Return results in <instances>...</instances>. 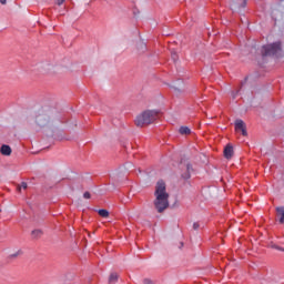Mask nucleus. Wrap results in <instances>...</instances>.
Wrapping results in <instances>:
<instances>
[{
	"instance_id": "f257e3e1",
	"label": "nucleus",
	"mask_w": 284,
	"mask_h": 284,
	"mask_svg": "<svg viewBox=\"0 0 284 284\" xmlns=\"http://www.w3.org/2000/svg\"><path fill=\"white\" fill-rule=\"evenodd\" d=\"M154 207L158 211V213H163L166 209L170 206V194L166 191V184L163 180H159L155 184V191H154Z\"/></svg>"
},
{
	"instance_id": "f03ea898",
	"label": "nucleus",
	"mask_w": 284,
	"mask_h": 284,
	"mask_svg": "<svg viewBox=\"0 0 284 284\" xmlns=\"http://www.w3.org/2000/svg\"><path fill=\"white\" fill-rule=\"evenodd\" d=\"M160 119V111L145 110L136 115L134 124L136 128H144L155 123Z\"/></svg>"
},
{
	"instance_id": "7ed1b4c3",
	"label": "nucleus",
	"mask_w": 284,
	"mask_h": 284,
	"mask_svg": "<svg viewBox=\"0 0 284 284\" xmlns=\"http://www.w3.org/2000/svg\"><path fill=\"white\" fill-rule=\"evenodd\" d=\"M51 109L50 108H41L36 113V123L40 128L49 126L51 123Z\"/></svg>"
},
{
	"instance_id": "20e7f679",
	"label": "nucleus",
	"mask_w": 284,
	"mask_h": 284,
	"mask_svg": "<svg viewBox=\"0 0 284 284\" xmlns=\"http://www.w3.org/2000/svg\"><path fill=\"white\" fill-rule=\"evenodd\" d=\"M283 52V42L275 41L262 47V57H278Z\"/></svg>"
},
{
	"instance_id": "39448f33",
	"label": "nucleus",
	"mask_w": 284,
	"mask_h": 284,
	"mask_svg": "<svg viewBox=\"0 0 284 284\" xmlns=\"http://www.w3.org/2000/svg\"><path fill=\"white\" fill-rule=\"evenodd\" d=\"M235 132H241L243 136H247V125L242 119L235 121Z\"/></svg>"
},
{
	"instance_id": "423d86ee",
	"label": "nucleus",
	"mask_w": 284,
	"mask_h": 284,
	"mask_svg": "<svg viewBox=\"0 0 284 284\" xmlns=\"http://www.w3.org/2000/svg\"><path fill=\"white\" fill-rule=\"evenodd\" d=\"M231 9L234 11H242V9L246 8L247 0H231Z\"/></svg>"
},
{
	"instance_id": "0eeeda50",
	"label": "nucleus",
	"mask_w": 284,
	"mask_h": 284,
	"mask_svg": "<svg viewBox=\"0 0 284 284\" xmlns=\"http://www.w3.org/2000/svg\"><path fill=\"white\" fill-rule=\"evenodd\" d=\"M234 156V148L231 144H227L224 149V158L231 160Z\"/></svg>"
},
{
	"instance_id": "6e6552de",
	"label": "nucleus",
	"mask_w": 284,
	"mask_h": 284,
	"mask_svg": "<svg viewBox=\"0 0 284 284\" xmlns=\"http://www.w3.org/2000/svg\"><path fill=\"white\" fill-rule=\"evenodd\" d=\"M276 213H277L280 224H284V206H277Z\"/></svg>"
},
{
	"instance_id": "1a4fd4ad",
	"label": "nucleus",
	"mask_w": 284,
	"mask_h": 284,
	"mask_svg": "<svg viewBox=\"0 0 284 284\" xmlns=\"http://www.w3.org/2000/svg\"><path fill=\"white\" fill-rule=\"evenodd\" d=\"M0 152H1V154L4 155V156H10L11 153H12V150H11L10 145L3 144V145L1 146Z\"/></svg>"
},
{
	"instance_id": "9d476101",
	"label": "nucleus",
	"mask_w": 284,
	"mask_h": 284,
	"mask_svg": "<svg viewBox=\"0 0 284 284\" xmlns=\"http://www.w3.org/2000/svg\"><path fill=\"white\" fill-rule=\"evenodd\" d=\"M179 133L181 135H190L191 134V129L189 126H181L179 129Z\"/></svg>"
},
{
	"instance_id": "9b49d317",
	"label": "nucleus",
	"mask_w": 284,
	"mask_h": 284,
	"mask_svg": "<svg viewBox=\"0 0 284 284\" xmlns=\"http://www.w3.org/2000/svg\"><path fill=\"white\" fill-rule=\"evenodd\" d=\"M98 214H100V216H102L103 219H108L110 215L109 211L105 209L98 210Z\"/></svg>"
},
{
	"instance_id": "f8f14e48",
	"label": "nucleus",
	"mask_w": 284,
	"mask_h": 284,
	"mask_svg": "<svg viewBox=\"0 0 284 284\" xmlns=\"http://www.w3.org/2000/svg\"><path fill=\"white\" fill-rule=\"evenodd\" d=\"M118 278H119L118 274L112 273V274L109 276V283H110V284L116 283V282H118Z\"/></svg>"
},
{
	"instance_id": "ddd939ff",
	"label": "nucleus",
	"mask_w": 284,
	"mask_h": 284,
	"mask_svg": "<svg viewBox=\"0 0 284 284\" xmlns=\"http://www.w3.org/2000/svg\"><path fill=\"white\" fill-rule=\"evenodd\" d=\"M190 171H191V164L190 163H186V172L184 175H183V179H190Z\"/></svg>"
},
{
	"instance_id": "4468645a",
	"label": "nucleus",
	"mask_w": 284,
	"mask_h": 284,
	"mask_svg": "<svg viewBox=\"0 0 284 284\" xmlns=\"http://www.w3.org/2000/svg\"><path fill=\"white\" fill-rule=\"evenodd\" d=\"M21 254H22V251H17L16 253H11V255H9V258H17Z\"/></svg>"
},
{
	"instance_id": "2eb2a0df",
	"label": "nucleus",
	"mask_w": 284,
	"mask_h": 284,
	"mask_svg": "<svg viewBox=\"0 0 284 284\" xmlns=\"http://www.w3.org/2000/svg\"><path fill=\"white\" fill-rule=\"evenodd\" d=\"M33 237H40L42 235V231L37 230L32 232Z\"/></svg>"
},
{
	"instance_id": "dca6fc26",
	"label": "nucleus",
	"mask_w": 284,
	"mask_h": 284,
	"mask_svg": "<svg viewBox=\"0 0 284 284\" xmlns=\"http://www.w3.org/2000/svg\"><path fill=\"white\" fill-rule=\"evenodd\" d=\"M200 227H201V225H200L199 222H194V223H193V230H194V231H197Z\"/></svg>"
},
{
	"instance_id": "f3484780",
	"label": "nucleus",
	"mask_w": 284,
	"mask_h": 284,
	"mask_svg": "<svg viewBox=\"0 0 284 284\" xmlns=\"http://www.w3.org/2000/svg\"><path fill=\"white\" fill-rule=\"evenodd\" d=\"M84 199L90 200L91 193L89 191L84 192Z\"/></svg>"
},
{
	"instance_id": "a211bd4d",
	"label": "nucleus",
	"mask_w": 284,
	"mask_h": 284,
	"mask_svg": "<svg viewBox=\"0 0 284 284\" xmlns=\"http://www.w3.org/2000/svg\"><path fill=\"white\" fill-rule=\"evenodd\" d=\"M171 57H172L173 61H178V59H179L176 53H171Z\"/></svg>"
},
{
	"instance_id": "6ab92c4d",
	"label": "nucleus",
	"mask_w": 284,
	"mask_h": 284,
	"mask_svg": "<svg viewBox=\"0 0 284 284\" xmlns=\"http://www.w3.org/2000/svg\"><path fill=\"white\" fill-rule=\"evenodd\" d=\"M21 189H23V190H27V189H28L27 182H22V183H21Z\"/></svg>"
},
{
	"instance_id": "aec40b11",
	"label": "nucleus",
	"mask_w": 284,
	"mask_h": 284,
	"mask_svg": "<svg viewBox=\"0 0 284 284\" xmlns=\"http://www.w3.org/2000/svg\"><path fill=\"white\" fill-rule=\"evenodd\" d=\"M275 250L280 251V252H284L283 246H273Z\"/></svg>"
},
{
	"instance_id": "412c9836",
	"label": "nucleus",
	"mask_w": 284,
	"mask_h": 284,
	"mask_svg": "<svg viewBox=\"0 0 284 284\" xmlns=\"http://www.w3.org/2000/svg\"><path fill=\"white\" fill-rule=\"evenodd\" d=\"M65 2V0H57L58 6H62Z\"/></svg>"
},
{
	"instance_id": "4be33fe9",
	"label": "nucleus",
	"mask_w": 284,
	"mask_h": 284,
	"mask_svg": "<svg viewBox=\"0 0 284 284\" xmlns=\"http://www.w3.org/2000/svg\"><path fill=\"white\" fill-rule=\"evenodd\" d=\"M144 284H154V282L150 281V280H144L143 281Z\"/></svg>"
},
{
	"instance_id": "5701e85b",
	"label": "nucleus",
	"mask_w": 284,
	"mask_h": 284,
	"mask_svg": "<svg viewBox=\"0 0 284 284\" xmlns=\"http://www.w3.org/2000/svg\"><path fill=\"white\" fill-rule=\"evenodd\" d=\"M0 3L6 4L7 0H0Z\"/></svg>"
}]
</instances>
